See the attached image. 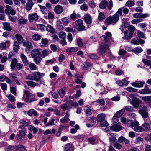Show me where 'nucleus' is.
Returning a JSON list of instances; mask_svg holds the SVG:
<instances>
[{
	"label": "nucleus",
	"mask_w": 151,
	"mask_h": 151,
	"mask_svg": "<svg viewBox=\"0 0 151 151\" xmlns=\"http://www.w3.org/2000/svg\"><path fill=\"white\" fill-rule=\"evenodd\" d=\"M92 65L90 63L85 62L83 64L82 68L84 70H88L92 68Z\"/></svg>",
	"instance_id": "e433bc0d"
},
{
	"label": "nucleus",
	"mask_w": 151,
	"mask_h": 151,
	"mask_svg": "<svg viewBox=\"0 0 151 151\" xmlns=\"http://www.w3.org/2000/svg\"><path fill=\"white\" fill-rule=\"evenodd\" d=\"M49 53L48 51L44 50L40 52V55L42 58H45L49 55Z\"/></svg>",
	"instance_id": "58836bf2"
},
{
	"label": "nucleus",
	"mask_w": 151,
	"mask_h": 151,
	"mask_svg": "<svg viewBox=\"0 0 151 151\" xmlns=\"http://www.w3.org/2000/svg\"><path fill=\"white\" fill-rule=\"evenodd\" d=\"M58 94L61 98H63L65 96V92L62 88H61L58 91Z\"/></svg>",
	"instance_id": "09e8293b"
},
{
	"label": "nucleus",
	"mask_w": 151,
	"mask_h": 151,
	"mask_svg": "<svg viewBox=\"0 0 151 151\" xmlns=\"http://www.w3.org/2000/svg\"><path fill=\"white\" fill-rule=\"evenodd\" d=\"M39 17L36 13H33L28 15V19L30 22H32L33 21H37Z\"/></svg>",
	"instance_id": "ddd939ff"
},
{
	"label": "nucleus",
	"mask_w": 151,
	"mask_h": 151,
	"mask_svg": "<svg viewBox=\"0 0 151 151\" xmlns=\"http://www.w3.org/2000/svg\"><path fill=\"white\" fill-rule=\"evenodd\" d=\"M78 50V47H70L66 49V51L68 53H71L72 52H75L77 51Z\"/></svg>",
	"instance_id": "c9c22d12"
},
{
	"label": "nucleus",
	"mask_w": 151,
	"mask_h": 151,
	"mask_svg": "<svg viewBox=\"0 0 151 151\" xmlns=\"http://www.w3.org/2000/svg\"><path fill=\"white\" fill-rule=\"evenodd\" d=\"M127 91L131 92H136L137 90L131 87H128L126 88Z\"/></svg>",
	"instance_id": "8fccbe9b"
},
{
	"label": "nucleus",
	"mask_w": 151,
	"mask_h": 151,
	"mask_svg": "<svg viewBox=\"0 0 151 151\" xmlns=\"http://www.w3.org/2000/svg\"><path fill=\"white\" fill-rule=\"evenodd\" d=\"M37 27L42 31H44L45 30V28L46 27V26L44 24H39L37 25Z\"/></svg>",
	"instance_id": "6e6d98bb"
},
{
	"label": "nucleus",
	"mask_w": 151,
	"mask_h": 151,
	"mask_svg": "<svg viewBox=\"0 0 151 151\" xmlns=\"http://www.w3.org/2000/svg\"><path fill=\"white\" fill-rule=\"evenodd\" d=\"M28 20L23 17H21L18 20V24L19 25H24L27 24Z\"/></svg>",
	"instance_id": "dca6fc26"
},
{
	"label": "nucleus",
	"mask_w": 151,
	"mask_h": 151,
	"mask_svg": "<svg viewBox=\"0 0 151 151\" xmlns=\"http://www.w3.org/2000/svg\"><path fill=\"white\" fill-rule=\"evenodd\" d=\"M31 55L33 58L39 57L40 55V52L38 49H34L31 52Z\"/></svg>",
	"instance_id": "2eb2a0df"
},
{
	"label": "nucleus",
	"mask_w": 151,
	"mask_h": 151,
	"mask_svg": "<svg viewBox=\"0 0 151 151\" xmlns=\"http://www.w3.org/2000/svg\"><path fill=\"white\" fill-rule=\"evenodd\" d=\"M59 37L60 38L65 39L66 37V33L63 31L60 32L58 35Z\"/></svg>",
	"instance_id": "603ef678"
},
{
	"label": "nucleus",
	"mask_w": 151,
	"mask_h": 151,
	"mask_svg": "<svg viewBox=\"0 0 151 151\" xmlns=\"http://www.w3.org/2000/svg\"><path fill=\"white\" fill-rule=\"evenodd\" d=\"M50 47L51 50L54 52L58 50V48H57L56 45L54 44H51L50 45Z\"/></svg>",
	"instance_id": "338daca9"
},
{
	"label": "nucleus",
	"mask_w": 151,
	"mask_h": 151,
	"mask_svg": "<svg viewBox=\"0 0 151 151\" xmlns=\"http://www.w3.org/2000/svg\"><path fill=\"white\" fill-rule=\"evenodd\" d=\"M70 19L67 17H64L61 19L63 24L65 26H67L70 21Z\"/></svg>",
	"instance_id": "c756f323"
},
{
	"label": "nucleus",
	"mask_w": 151,
	"mask_h": 151,
	"mask_svg": "<svg viewBox=\"0 0 151 151\" xmlns=\"http://www.w3.org/2000/svg\"><path fill=\"white\" fill-rule=\"evenodd\" d=\"M63 11V7L59 5H57L54 8V11L57 14H61Z\"/></svg>",
	"instance_id": "393cba45"
},
{
	"label": "nucleus",
	"mask_w": 151,
	"mask_h": 151,
	"mask_svg": "<svg viewBox=\"0 0 151 151\" xmlns=\"http://www.w3.org/2000/svg\"><path fill=\"white\" fill-rule=\"evenodd\" d=\"M29 67L30 69L32 70H34L36 69L37 67L36 65L34 63L29 64Z\"/></svg>",
	"instance_id": "052dcab7"
},
{
	"label": "nucleus",
	"mask_w": 151,
	"mask_h": 151,
	"mask_svg": "<svg viewBox=\"0 0 151 151\" xmlns=\"http://www.w3.org/2000/svg\"><path fill=\"white\" fill-rule=\"evenodd\" d=\"M108 4V9L110 10L113 6V2L111 0L109 1L108 3L107 1L103 0L99 4V7L101 9H105L107 6Z\"/></svg>",
	"instance_id": "f03ea898"
},
{
	"label": "nucleus",
	"mask_w": 151,
	"mask_h": 151,
	"mask_svg": "<svg viewBox=\"0 0 151 151\" xmlns=\"http://www.w3.org/2000/svg\"><path fill=\"white\" fill-rule=\"evenodd\" d=\"M23 45L24 46L26 47V48H33L32 43L28 41H24L23 43Z\"/></svg>",
	"instance_id": "7c9ffc66"
},
{
	"label": "nucleus",
	"mask_w": 151,
	"mask_h": 151,
	"mask_svg": "<svg viewBox=\"0 0 151 151\" xmlns=\"http://www.w3.org/2000/svg\"><path fill=\"white\" fill-rule=\"evenodd\" d=\"M134 5V2L132 1L129 0L126 3V5L128 7H132Z\"/></svg>",
	"instance_id": "13d9d810"
},
{
	"label": "nucleus",
	"mask_w": 151,
	"mask_h": 151,
	"mask_svg": "<svg viewBox=\"0 0 151 151\" xmlns=\"http://www.w3.org/2000/svg\"><path fill=\"white\" fill-rule=\"evenodd\" d=\"M21 59L25 66H27L29 64V62L27 57L23 53H21L20 55Z\"/></svg>",
	"instance_id": "4468645a"
},
{
	"label": "nucleus",
	"mask_w": 151,
	"mask_h": 151,
	"mask_svg": "<svg viewBox=\"0 0 151 151\" xmlns=\"http://www.w3.org/2000/svg\"><path fill=\"white\" fill-rule=\"evenodd\" d=\"M133 51L136 54H138L142 52L143 50L140 47H138L134 49Z\"/></svg>",
	"instance_id": "5fc2aeb1"
},
{
	"label": "nucleus",
	"mask_w": 151,
	"mask_h": 151,
	"mask_svg": "<svg viewBox=\"0 0 151 151\" xmlns=\"http://www.w3.org/2000/svg\"><path fill=\"white\" fill-rule=\"evenodd\" d=\"M124 35L126 39L127 40H129L132 37L133 33L131 32L128 33L127 31H125L124 33Z\"/></svg>",
	"instance_id": "a19ab883"
},
{
	"label": "nucleus",
	"mask_w": 151,
	"mask_h": 151,
	"mask_svg": "<svg viewBox=\"0 0 151 151\" xmlns=\"http://www.w3.org/2000/svg\"><path fill=\"white\" fill-rule=\"evenodd\" d=\"M150 14L148 13L145 14L141 13H135L133 14V17L135 18H147L149 16Z\"/></svg>",
	"instance_id": "f8f14e48"
},
{
	"label": "nucleus",
	"mask_w": 151,
	"mask_h": 151,
	"mask_svg": "<svg viewBox=\"0 0 151 151\" xmlns=\"http://www.w3.org/2000/svg\"><path fill=\"white\" fill-rule=\"evenodd\" d=\"M6 9L5 10V13L8 15H9V12L12 9V7L9 6L8 5H6Z\"/></svg>",
	"instance_id": "3c124183"
},
{
	"label": "nucleus",
	"mask_w": 151,
	"mask_h": 151,
	"mask_svg": "<svg viewBox=\"0 0 151 151\" xmlns=\"http://www.w3.org/2000/svg\"><path fill=\"white\" fill-rule=\"evenodd\" d=\"M129 12V10L127 8L122 7L119 8L115 14L112 16L109 17L106 19V24L109 25L112 23L116 22L119 19V16H124V14H128Z\"/></svg>",
	"instance_id": "f257e3e1"
},
{
	"label": "nucleus",
	"mask_w": 151,
	"mask_h": 151,
	"mask_svg": "<svg viewBox=\"0 0 151 151\" xmlns=\"http://www.w3.org/2000/svg\"><path fill=\"white\" fill-rule=\"evenodd\" d=\"M118 141L119 143H122L124 142L126 144H128L130 142V141L129 140L126 139L123 136H121L119 137Z\"/></svg>",
	"instance_id": "cd10ccee"
},
{
	"label": "nucleus",
	"mask_w": 151,
	"mask_h": 151,
	"mask_svg": "<svg viewBox=\"0 0 151 151\" xmlns=\"http://www.w3.org/2000/svg\"><path fill=\"white\" fill-rule=\"evenodd\" d=\"M14 149L17 150L24 151L25 150V147L21 145H18L14 146Z\"/></svg>",
	"instance_id": "ea45409f"
},
{
	"label": "nucleus",
	"mask_w": 151,
	"mask_h": 151,
	"mask_svg": "<svg viewBox=\"0 0 151 151\" xmlns=\"http://www.w3.org/2000/svg\"><path fill=\"white\" fill-rule=\"evenodd\" d=\"M3 28L6 30L11 31L12 29V27L10 26V24L7 22H5L3 23Z\"/></svg>",
	"instance_id": "a211bd4d"
},
{
	"label": "nucleus",
	"mask_w": 151,
	"mask_h": 151,
	"mask_svg": "<svg viewBox=\"0 0 151 151\" xmlns=\"http://www.w3.org/2000/svg\"><path fill=\"white\" fill-rule=\"evenodd\" d=\"M13 46V49L14 52H17V51L19 47V43L16 41H14Z\"/></svg>",
	"instance_id": "c03bdc74"
},
{
	"label": "nucleus",
	"mask_w": 151,
	"mask_h": 151,
	"mask_svg": "<svg viewBox=\"0 0 151 151\" xmlns=\"http://www.w3.org/2000/svg\"><path fill=\"white\" fill-rule=\"evenodd\" d=\"M33 58L34 61L36 64H39L41 61V58L39 56L35 58Z\"/></svg>",
	"instance_id": "e2e57ef3"
},
{
	"label": "nucleus",
	"mask_w": 151,
	"mask_h": 151,
	"mask_svg": "<svg viewBox=\"0 0 151 151\" xmlns=\"http://www.w3.org/2000/svg\"><path fill=\"white\" fill-rule=\"evenodd\" d=\"M139 93L142 94H151V89H149L147 87V85H146L144 89L139 90Z\"/></svg>",
	"instance_id": "9b49d317"
},
{
	"label": "nucleus",
	"mask_w": 151,
	"mask_h": 151,
	"mask_svg": "<svg viewBox=\"0 0 151 151\" xmlns=\"http://www.w3.org/2000/svg\"><path fill=\"white\" fill-rule=\"evenodd\" d=\"M85 137V136L83 135H78L77 136H74L73 137L74 139L79 141H83Z\"/></svg>",
	"instance_id": "2f4dec72"
},
{
	"label": "nucleus",
	"mask_w": 151,
	"mask_h": 151,
	"mask_svg": "<svg viewBox=\"0 0 151 151\" xmlns=\"http://www.w3.org/2000/svg\"><path fill=\"white\" fill-rule=\"evenodd\" d=\"M76 28L79 31H82L86 30L87 29L85 26L83 24V22L81 19H78L75 22Z\"/></svg>",
	"instance_id": "7ed1b4c3"
},
{
	"label": "nucleus",
	"mask_w": 151,
	"mask_h": 151,
	"mask_svg": "<svg viewBox=\"0 0 151 151\" xmlns=\"http://www.w3.org/2000/svg\"><path fill=\"white\" fill-rule=\"evenodd\" d=\"M81 9L86 11L88 10V7L86 4H84L80 6Z\"/></svg>",
	"instance_id": "774afa93"
},
{
	"label": "nucleus",
	"mask_w": 151,
	"mask_h": 151,
	"mask_svg": "<svg viewBox=\"0 0 151 151\" xmlns=\"http://www.w3.org/2000/svg\"><path fill=\"white\" fill-rule=\"evenodd\" d=\"M125 112V110L124 109H123L116 112L113 116L112 119L113 121L116 123L117 122L115 121V120L120 117Z\"/></svg>",
	"instance_id": "6e6552de"
},
{
	"label": "nucleus",
	"mask_w": 151,
	"mask_h": 151,
	"mask_svg": "<svg viewBox=\"0 0 151 151\" xmlns=\"http://www.w3.org/2000/svg\"><path fill=\"white\" fill-rule=\"evenodd\" d=\"M107 135H110L111 136V137L109 138V140L110 142L113 143L116 141V134L108 132Z\"/></svg>",
	"instance_id": "c85d7f7f"
},
{
	"label": "nucleus",
	"mask_w": 151,
	"mask_h": 151,
	"mask_svg": "<svg viewBox=\"0 0 151 151\" xmlns=\"http://www.w3.org/2000/svg\"><path fill=\"white\" fill-rule=\"evenodd\" d=\"M69 114L66 113V114L63 118L60 119V122L61 123H64L67 122L69 120Z\"/></svg>",
	"instance_id": "37998d69"
},
{
	"label": "nucleus",
	"mask_w": 151,
	"mask_h": 151,
	"mask_svg": "<svg viewBox=\"0 0 151 151\" xmlns=\"http://www.w3.org/2000/svg\"><path fill=\"white\" fill-rule=\"evenodd\" d=\"M15 67L18 70H20L24 68V66L22 63H17L15 66Z\"/></svg>",
	"instance_id": "de8ad7c7"
},
{
	"label": "nucleus",
	"mask_w": 151,
	"mask_h": 151,
	"mask_svg": "<svg viewBox=\"0 0 151 151\" xmlns=\"http://www.w3.org/2000/svg\"><path fill=\"white\" fill-rule=\"evenodd\" d=\"M141 102V101L138 98L134 97L132 101H130V104L132 105L135 108H138Z\"/></svg>",
	"instance_id": "1a4fd4ad"
},
{
	"label": "nucleus",
	"mask_w": 151,
	"mask_h": 151,
	"mask_svg": "<svg viewBox=\"0 0 151 151\" xmlns=\"http://www.w3.org/2000/svg\"><path fill=\"white\" fill-rule=\"evenodd\" d=\"M29 129L31 131H33V133H37L38 131L37 129L36 128L31 125H29Z\"/></svg>",
	"instance_id": "864d4df0"
},
{
	"label": "nucleus",
	"mask_w": 151,
	"mask_h": 151,
	"mask_svg": "<svg viewBox=\"0 0 151 151\" xmlns=\"http://www.w3.org/2000/svg\"><path fill=\"white\" fill-rule=\"evenodd\" d=\"M109 48L108 45L106 43L100 42L97 51L101 54H103L105 53V50L109 49Z\"/></svg>",
	"instance_id": "423d86ee"
},
{
	"label": "nucleus",
	"mask_w": 151,
	"mask_h": 151,
	"mask_svg": "<svg viewBox=\"0 0 151 151\" xmlns=\"http://www.w3.org/2000/svg\"><path fill=\"white\" fill-rule=\"evenodd\" d=\"M17 42L19 44L22 43L23 40L24 39L22 36L19 34H16L15 35Z\"/></svg>",
	"instance_id": "bb28decb"
},
{
	"label": "nucleus",
	"mask_w": 151,
	"mask_h": 151,
	"mask_svg": "<svg viewBox=\"0 0 151 151\" xmlns=\"http://www.w3.org/2000/svg\"><path fill=\"white\" fill-rule=\"evenodd\" d=\"M34 3L32 1H28L26 4L25 8L27 11L30 10L32 8Z\"/></svg>",
	"instance_id": "72a5a7b5"
},
{
	"label": "nucleus",
	"mask_w": 151,
	"mask_h": 151,
	"mask_svg": "<svg viewBox=\"0 0 151 151\" xmlns=\"http://www.w3.org/2000/svg\"><path fill=\"white\" fill-rule=\"evenodd\" d=\"M139 112L143 118H146L148 117V113L146 111H144L142 110H139Z\"/></svg>",
	"instance_id": "a18cd8bd"
},
{
	"label": "nucleus",
	"mask_w": 151,
	"mask_h": 151,
	"mask_svg": "<svg viewBox=\"0 0 151 151\" xmlns=\"http://www.w3.org/2000/svg\"><path fill=\"white\" fill-rule=\"evenodd\" d=\"M145 83L144 81H135L134 82L131 83V85L134 87L141 88L142 87Z\"/></svg>",
	"instance_id": "9d476101"
},
{
	"label": "nucleus",
	"mask_w": 151,
	"mask_h": 151,
	"mask_svg": "<svg viewBox=\"0 0 151 151\" xmlns=\"http://www.w3.org/2000/svg\"><path fill=\"white\" fill-rule=\"evenodd\" d=\"M9 42L8 41H6L5 43H2L0 44V49L3 50L5 49L6 47V44L9 43Z\"/></svg>",
	"instance_id": "bf43d9fd"
},
{
	"label": "nucleus",
	"mask_w": 151,
	"mask_h": 151,
	"mask_svg": "<svg viewBox=\"0 0 151 151\" xmlns=\"http://www.w3.org/2000/svg\"><path fill=\"white\" fill-rule=\"evenodd\" d=\"M84 20L87 24H90L92 23L91 17L89 15L85 14L84 16Z\"/></svg>",
	"instance_id": "b1692460"
},
{
	"label": "nucleus",
	"mask_w": 151,
	"mask_h": 151,
	"mask_svg": "<svg viewBox=\"0 0 151 151\" xmlns=\"http://www.w3.org/2000/svg\"><path fill=\"white\" fill-rule=\"evenodd\" d=\"M105 114L104 113H101L97 115L96 120L97 122H101L105 120Z\"/></svg>",
	"instance_id": "f3484780"
},
{
	"label": "nucleus",
	"mask_w": 151,
	"mask_h": 151,
	"mask_svg": "<svg viewBox=\"0 0 151 151\" xmlns=\"http://www.w3.org/2000/svg\"><path fill=\"white\" fill-rule=\"evenodd\" d=\"M55 119H52L49 121V122L46 125V126H52L55 125L54 121Z\"/></svg>",
	"instance_id": "69168bd1"
},
{
	"label": "nucleus",
	"mask_w": 151,
	"mask_h": 151,
	"mask_svg": "<svg viewBox=\"0 0 151 151\" xmlns=\"http://www.w3.org/2000/svg\"><path fill=\"white\" fill-rule=\"evenodd\" d=\"M41 43L40 44V46L41 47H45L48 43V40L47 38H42L41 41Z\"/></svg>",
	"instance_id": "f704fd0d"
},
{
	"label": "nucleus",
	"mask_w": 151,
	"mask_h": 151,
	"mask_svg": "<svg viewBox=\"0 0 151 151\" xmlns=\"http://www.w3.org/2000/svg\"><path fill=\"white\" fill-rule=\"evenodd\" d=\"M42 38L41 36L38 34H35L32 35V38L35 41H38Z\"/></svg>",
	"instance_id": "4c0bfd02"
},
{
	"label": "nucleus",
	"mask_w": 151,
	"mask_h": 151,
	"mask_svg": "<svg viewBox=\"0 0 151 151\" xmlns=\"http://www.w3.org/2000/svg\"><path fill=\"white\" fill-rule=\"evenodd\" d=\"M65 151H73L74 150L73 146L70 143L66 144L64 147Z\"/></svg>",
	"instance_id": "aec40b11"
},
{
	"label": "nucleus",
	"mask_w": 151,
	"mask_h": 151,
	"mask_svg": "<svg viewBox=\"0 0 151 151\" xmlns=\"http://www.w3.org/2000/svg\"><path fill=\"white\" fill-rule=\"evenodd\" d=\"M85 113L88 115H90L92 113L91 109L88 107H86L84 109Z\"/></svg>",
	"instance_id": "0e129e2a"
},
{
	"label": "nucleus",
	"mask_w": 151,
	"mask_h": 151,
	"mask_svg": "<svg viewBox=\"0 0 151 151\" xmlns=\"http://www.w3.org/2000/svg\"><path fill=\"white\" fill-rule=\"evenodd\" d=\"M122 128V127L121 126L115 124L112 126H109L107 128H105V130L106 131H111L118 132L121 130Z\"/></svg>",
	"instance_id": "0eeeda50"
},
{
	"label": "nucleus",
	"mask_w": 151,
	"mask_h": 151,
	"mask_svg": "<svg viewBox=\"0 0 151 151\" xmlns=\"http://www.w3.org/2000/svg\"><path fill=\"white\" fill-rule=\"evenodd\" d=\"M18 63V60L16 58L12 59L10 64V69L11 70H13L15 68V66Z\"/></svg>",
	"instance_id": "4be33fe9"
},
{
	"label": "nucleus",
	"mask_w": 151,
	"mask_h": 151,
	"mask_svg": "<svg viewBox=\"0 0 151 151\" xmlns=\"http://www.w3.org/2000/svg\"><path fill=\"white\" fill-rule=\"evenodd\" d=\"M131 42L134 45H138L139 44H143L145 42V41L144 40L142 39H139L138 40L134 39L131 41Z\"/></svg>",
	"instance_id": "a878e982"
},
{
	"label": "nucleus",
	"mask_w": 151,
	"mask_h": 151,
	"mask_svg": "<svg viewBox=\"0 0 151 151\" xmlns=\"http://www.w3.org/2000/svg\"><path fill=\"white\" fill-rule=\"evenodd\" d=\"M131 123L130 127L135 131L139 132H141L142 128L141 127L139 126V124L137 122H132L131 120H128L127 121V123L129 124V122Z\"/></svg>",
	"instance_id": "39448f33"
},
{
	"label": "nucleus",
	"mask_w": 151,
	"mask_h": 151,
	"mask_svg": "<svg viewBox=\"0 0 151 151\" xmlns=\"http://www.w3.org/2000/svg\"><path fill=\"white\" fill-rule=\"evenodd\" d=\"M88 140L92 145H95L98 143V141H96L93 137L89 138L88 139Z\"/></svg>",
	"instance_id": "4d7b16f0"
},
{
	"label": "nucleus",
	"mask_w": 151,
	"mask_h": 151,
	"mask_svg": "<svg viewBox=\"0 0 151 151\" xmlns=\"http://www.w3.org/2000/svg\"><path fill=\"white\" fill-rule=\"evenodd\" d=\"M55 132L56 130L54 129H47L44 132L43 134L45 135H47L48 134L52 135L55 134Z\"/></svg>",
	"instance_id": "473e14b6"
},
{
	"label": "nucleus",
	"mask_w": 151,
	"mask_h": 151,
	"mask_svg": "<svg viewBox=\"0 0 151 151\" xmlns=\"http://www.w3.org/2000/svg\"><path fill=\"white\" fill-rule=\"evenodd\" d=\"M141 99L144 101H151V96L142 97Z\"/></svg>",
	"instance_id": "680f3d73"
},
{
	"label": "nucleus",
	"mask_w": 151,
	"mask_h": 151,
	"mask_svg": "<svg viewBox=\"0 0 151 151\" xmlns=\"http://www.w3.org/2000/svg\"><path fill=\"white\" fill-rule=\"evenodd\" d=\"M38 6L41 9V12L43 14H46V12L47 10V8L45 7L42 6L40 5H39Z\"/></svg>",
	"instance_id": "49530a36"
},
{
	"label": "nucleus",
	"mask_w": 151,
	"mask_h": 151,
	"mask_svg": "<svg viewBox=\"0 0 151 151\" xmlns=\"http://www.w3.org/2000/svg\"><path fill=\"white\" fill-rule=\"evenodd\" d=\"M141 128H142L141 132L142 131H147L150 129V126L148 123L145 122L142 124Z\"/></svg>",
	"instance_id": "5701e85b"
},
{
	"label": "nucleus",
	"mask_w": 151,
	"mask_h": 151,
	"mask_svg": "<svg viewBox=\"0 0 151 151\" xmlns=\"http://www.w3.org/2000/svg\"><path fill=\"white\" fill-rule=\"evenodd\" d=\"M46 30L52 34L56 33L55 29L51 25L47 24V26H46Z\"/></svg>",
	"instance_id": "412c9836"
},
{
	"label": "nucleus",
	"mask_w": 151,
	"mask_h": 151,
	"mask_svg": "<svg viewBox=\"0 0 151 151\" xmlns=\"http://www.w3.org/2000/svg\"><path fill=\"white\" fill-rule=\"evenodd\" d=\"M25 83L28 86L32 87H35L39 84V83L37 84L35 82L32 81H26Z\"/></svg>",
	"instance_id": "79ce46f5"
},
{
	"label": "nucleus",
	"mask_w": 151,
	"mask_h": 151,
	"mask_svg": "<svg viewBox=\"0 0 151 151\" xmlns=\"http://www.w3.org/2000/svg\"><path fill=\"white\" fill-rule=\"evenodd\" d=\"M32 75L34 76L35 81L39 83V84H41L42 81L40 79L45 75V73L39 72L34 71L32 73Z\"/></svg>",
	"instance_id": "20e7f679"
},
{
	"label": "nucleus",
	"mask_w": 151,
	"mask_h": 151,
	"mask_svg": "<svg viewBox=\"0 0 151 151\" xmlns=\"http://www.w3.org/2000/svg\"><path fill=\"white\" fill-rule=\"evenodd\" d=\"M56 28L60 31L63 30L64 27L62 25V23L60 20H58L56 22Z\"/></svg>",
	"instance_id": "6ab92c4d"
}]
</instances>
